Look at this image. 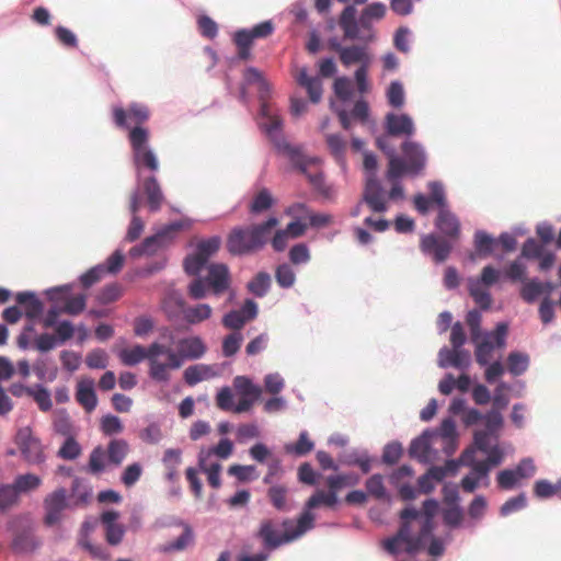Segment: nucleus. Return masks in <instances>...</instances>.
Wrapping results in <instances>:
<instances>
[{
	"mask_svg": "<svg viewBox=\"0 0 561 561\" xmlns=\"http://www.w3.org/2000/svg\"><path fill=\"white\" fill-rule=\"evenodd\" d=\"M19 502V494L13 484L0 485V511L4 512Z\"/></svg>",
	"mask_w": 561,
	"mask_h": 561,
	"instance_id": "nucleus-44",
	"label": "nucleus"
},
{
	"mask_svg": "<svg viewBox=\"0 0 561 561\" xmlns=\"http://www.w3.org/2000/svg\"><path fill=\"white\" fill-rule=\"evenodd\" d=\"M171 302H174V305L180 308L183 314V320L190 325L202 323L208 320L213 314V308L208 304H197L190 306L186 305L181 296L171 295L163 301V309L169 314V317L172 316V311L170 310Z\"/></svg>",
	"mask_w": 561,
	"mask_h": 561,
	"instance_id": "nucleus-10",
	"label": "nucleus"
},
{
	"mask_svg": "<svg viewBox=\"0 0 561 561\" xmlns=\"http://www.w3.org/2000/svg\"><path fill=\"white\" fill-rule=\"evenodd\" d=\"M15 444L28 463L38 465L45 460L42 443L32 435L30 427H22L18 431Z\"/></svg>",
	"mask_w": 561,
	"mask_h": 561,
	"instance_id": "nucleus-14",
	"label": "nucleus"
},
{
	"mask_svg": "<svg viewBox=\"0 0 561 561\" xmlns=\"http://www.w3.org/2000/svg\"><path fill=\"white\" fill-rule=\"evenodd\" d=\"M261 114L265 118L263 123L265 131L274 142L277 151L286 156L291 164L300 173L305 174L314 187L320 188L323 184V175L319 169V159L307 157L300 147L290 145L284 137L278 135L283 121L265 100L261 102Z\"/></svg>",
	"mask_w": 561,
	"mask_h": 561,
	"instance_id": "nucleus-1",
	"label": "nucleus"
},
{
	"mask_svg": "<svg viewBox=\"0 0 561 561\" xmlns=\"http://www.w3.org/2000/svg\"><path fill=\"white\" fill-rule=\"evenodd\" d=\"M386 131L389 136H412L415 127L412 118L407 114L389 113L385 118Z\"/></svg>",
	"mask_w": 561,
	"mask_h": 561,
	"instance_id": "nucleus-21",
	"label": "nucleus"
},
{
	"mask_svg": "<svg viewBox=\"0 0 561 561\" xmlns=\"http://www.w3.org/2000/svg\"><path fill=\"white\" fill-rule=\"evenodd\" d=\"M129 451V445L125 439H112L107 445L108 461L115 466H119Z\"/></svg>",
	"mask_w": 561,
	"mask_h": 561,
	"instance_id": "nucleus-34",
	"label": "nucleus"
},
{
	"mask_svg": "<svg viewBox=\"0 0 561 561\" xmlns=\"http://www.w3.org/2000/svg\"><path fill=\"white\" fill-rule=\"evenodd\" d=\"M113 121L118 128L131 129L144 127L142 125L149 119V108L140 103H131L126 108L113 107Z\"/></svg>",
	"mask_w": 561,
	"mask_h": 561,
	"instance_id": "nucleus-11",
	"label": "nucleus"
},
{
	"mask_svg": "<svg viewBox=\"0 0 561 561\" xmlns=\"http://www.w3.org/2000/svg\"><path fill=\"white\" fill-rule=\"evenodd\" d=\"M141 474H142L141 465L138 462L130 463L124 469V471L122 473V477H121L122 483L125 486L130 488L140 479Z\"/></svg>",
	"mask_w": 561,
	"mask_h": 561,
	"instance_id": "nucleus-54",
	"label": "nucleus"
},
{
	"mask_svg": "<svg viewBox=\"0 0 561 561\" xmlns=\"http://www.w3.org/2000/svg\"><path fill=\"white\" fill-rule=\"evenodd\" d=\"M425 516L420 522V530L417 535L410 533L409 523H403L398 533L383 541V548L391 554L400 551V546L404 545L403 550L409 554L416 553L424 546L425 540L432 534L434 528L433 515L437 510L435 500H426L423 503Z\"/></svg>",
	"mask_w": 561,
	"mask_h": 561,
	"instance_id": "nucleus-3",
	"label": "nucleus"
},
{
	"mask_svg": "<svg viewBox=\"0 0 561 561\" xmlns=\"http://www.w3.org/2000/svg\"><path fill=\"white\" fill-rule=\"evenodd\" d=\"M80 454H81V447L77 443V440L71 436H69L65 440V443L58 450V456L66 460H73V459L78 458L80 456Z\"/></svg>",
	"mask_w": 561,
	"mask_h": 561,
	"instance_id": "nucleus-52",
	"label": "nucleus"
},
{
	"mask_svg": "<svg viewBox=\"0 0 561 561\" xmlns=\"http://www.w3.org/2000/svg\"><path fill=\"white\" fill-rule=\"evenodd\" d=\"M275 278L283 288H289L294 285L296 275L288 264H282L276 268Z\"/></svg>",
	"mask_w": 561,
	"mask_h": 561,
	"instance_id": "nucleus-51",
	"label": "nucleus"
},
{
	"mask_svg": "<svg viewBox=\"0 0 561 561\" xmlns=\"http://www.w3.org/2000/svg\"><path fill=\"white\" fill-rule=\"evenodd\" d=\"M542 294L543 285L536 279L525 282L520 289V296L527 304L535 302L537 298Z\"/></svg>",
	"mask_w": 561,
	"mask_h": 561,
	"instance_id": "nucleus-46",
	"label": "nucleus"
},
{
	"mask_svg": "<svg viewBox=\"0 0 561 561\" xmlns=\"http://www.w3.org/2000/svg\"><path fill=\"white\" fill-rule=\"evenodd\" d=\"M470 363V354L462 348H442L438 353V365L443 368L453 366L456 368H466Z\"/></svg>",
	"mask_w": 561,
	"mask_h": 561,
	"instance_id": "nucleus-23",
	"label": "nucleus"
},
{
	"mask_svg": "<svg viewBox=\"0 0 561 561\" xmlns=\"http://www.w3.org/2000/svg\"><path fill=\"white\" fill-rule=\"evenodd\" d=\"M325 141L330 152L334 156L337 161H342L345 156L347 142L337 134H328Z\"/></svg>",
	"mask_w": 561,
	"mask_h": 561,
	"instance_id": "nucleus-43",
	"label": "nucleus"
},
{
	"mask_svg": "<svg viewBox=\"0 0 561 561\" xmlns=\"http://www.w3.org/2000/svg\"><path fill=\"white\" fill-rule=\"evenodd\" d=\"M183 225L181 222H173L165 227H163L159 232H157L153 237L147 238L144 243V252H149L150 247L157 242H162L168 238H173V236L182 229Z\"/></svg>",
	"mask_w": 561,
	"mask_h": 561,
	"instance_id": "nucleus-37",
	"label": "nucleus"
},
{
	"mask_svg": "<svg viewBox=\"0 0 561 561\" xmlns=\"http://www.w3.org/2000/svg\"><path fill=\"white\" fill-rule=\"evenodd\" d=\"M391 136L388 134L378 137L376 140L377 147L389 158L387 179L389 181H396L401 176L403 170V160L396 156V148L391 144Z\"/></svg>",
	"mask_w": 561,
	"mask_h": 561,
	"instance_id": "nucleus-19",
	"label": "nucleus"
},
{
	"mask_svg": "<svg viewBox=\"0 0 561 561\" xmlns=\"http://www.w3.org/2000/svg\"><path fill=\"white\" fill-rule=\"evenodd\" d=\"M105 469V451L101 446L95 447L90 456L88 471L92 474H100Z\"/></svg>",
	"mask_w": 561,
	"mask_h": 561,
	"instance_id": "nucleus-49",
	"label": "nucleus"
},
{
	"mask_svg": "<svg viewBox=\"0 0 561 561\" xmlns=\"http://www.w3.org/2000/svg\"><path fill=\"white\" fill-rule=\"evenodd\" d=\"M12 484L20 495L21 493H28L38 489L42 484V479L34 473L19 474Z\"/></svg>",
	"mask_w": 561,
	"mask_h": 561,
	"instance_id": "nucleus-36",
	"label": "nucleus"
},
{
	"mask_svg": "<svg viewBox=\"0 0 561 561\" xmlns=\"http://www.w3.org/2000/svg\"><path fill=\"white\" fill-rule=\"evenodd\" d=\"M206 352L205 342L197 335L180 339L176 343V351L162 344V355H165L168 359L167 363H163L165 371L179 369L185 360L199 359Z\"/></svg>",
	"mask_w": 561,
	"mask_h": 561,
	"instance_id": "nucleus-6",
	"label": "nucleus"
},
{
	"mask_svg": "<svg viewBox=\"0 0 561 561\" xmlns=\"http://www.w3.org/2000/svg\"><path fill=\"white\" fill-rule=\"evenodd\" d=\"M527 504V499L524 493L507 500L501 507V515L507 516L513 512L524 508Z\"/></svg>",
	"mask_w": 561,
	"mask_h": 561,
	"instance_id": "nucleus-62",
	"label": "nucleus"
},
{
	"mask_svg": "<svg viewBox=\"0 0 561 561\" xmlns=\"http://www.w3.org/2000/svg\"><path fill=\"white\" fill-rule=\"evenodd\" d=\"M529 366V356L524 353L513 352L507 357L508 371L514 376L524 374Z\"/></svg>",
	"mask_w": 561,
	"mask_h": 561,
	"instance_id": "nucleus-39",
	"label": "nucleus"
},
{
	"mask_svg": "<svg viewBox=\"0 0 561 561\" xmlns=\"http://www.w3.org/2000/svg\"><path fill=\"white\" fill-rule=\"evenodd\" d=\"M68 506L67 503V491L64 488H59L54 492L49 493L44 499L45 517L44 523L47 526H54L59 523L62 518V512Z\"/></svg>",
	"mask_w": 561,
	"mask_h": 561,
	"instance_id": "nucleus-16",
	"label": "nucleus"
},
{
	"mask_svg": "<svg viewBox=\"0 0 561 561\" xmlns=\"http://www.w3.org/2000/svg\"><path fill=\"white\" fill-rule=\"evenodd\" d=\"M100 428L105 436H114L123 433L124 425L118 416L107 414L101 419Z\"/></svg>",
	"mask_w": 561,
	"mask_h": 561,
	"instance_id": "nucleus-42",
	"label": "nucleus"
},
{
	"mask_svg": "<svg viewBox=\"0 0 561 561\" xmlns=\"http://www.w3.org/2000/svg\"><path fill=\"white\" fill-rule=\"evenodd\" d=\"M28 397H32L44 412L49 411L53 407L49 391L42 386H37L35 389L32 388Z\"/></svg>",
	"mask_w": 561,
	"mask_h": 561,
	"instance_id": "nucleus-53",
	"label": "nucleus"
},
{
	"mask_svg": "<svg viewBox=\"0 0 561 561\" xmlns=\"http://www.w3.org/2000/svg\"><path fill=\"white\" fill-rule=\"evenodd\" d=\"M206 275H194L195 278L187 286V295L194 300H201L208 294L220 296L230 288L231 275L224 263H211L206 266Z\"/></svg>",
	"mask_w": 561,
	"mask_h": 561,
	"instance_id": "nucleus-4",
	"label": "nucleus"
},
{
	"mask_svg": "<svg viewBox=\"0 0 561 561\" xmlns=\"http://www.w3.org/2000/svg\"><path fill=\"white\" fill-rule=\"evenodd\" d=\"M228 473L230 476L236 477L239 481H250L255 478V467L254 466H242V465H232L228 469Z\"/></svg>",
	"mask_w": 561,
	"mask_h": 561,
	"instance_id": "nucleus-61",
	"label": "nucleus"
},
{
	"mask_svg": "<svg viewBox=\"0 0 561 561\" xmlns=\"http://www.w3.org/2000/svg\"><path fill=\"white\" fill-rule=\"evenodd\" d=\"M271 286V276L266 272L257 273L248 284V289L256 297H264Z\"/></svg>",
	"mask_w": 561,
	"mask_h": 561,
	"instance_id": "nucleus-40",
	"label": "nucleus"
},
{
	"mask_svg": "<svg viewBox=\"0 0 561 561\" xmlns=\"http://www.w3.org/2000/svg\"><path fill=\"white\" fill-rule=\"evenodd\" d=\"M85 364L92 369H103L107 366V355L103 350H94L85 357Z\"/></svg>",
	"mask_w": 561,
	"mask_h": 561,
	"instance_id": "nucleus-58",
	"label": "nucleus"
},
{
	"mask_svg": "<svg viewBox=\"0 0 561 561\" xmlns=\"http://www.w3.org/2000/svg\"><path fill=\"white\" fill-rule=\"evenodd\" d=\"M469 294L474 302L483 310L491 307L492 298L489 290L481 286V282H468Z\"/></svg>",
	"mask_w": 561,
	"mask_h": 561,
	"instance_id": "nucleus-35",
	"label": "nucleus"
},
{
	"mask_svg": "<svg viewBox=\"0 0 561 561\" xmlns=\"http://www.w3.org/2000/svg\"><path fill=\"white\" fill-rule=\"evenodd\" d=\"M278 224L276 217H270L260 224L233 228L227 238V250L233 255H248L262 250Z\"/></svg>",
	"mask_w": 561,
	"mask_h": 561,
	"instance_id": "nucleus-2",
	"label": "nucleus"
},
{
	"mask_svg": "<svg viewBox=\"0 0 561 561\" xmlns=\"http://www.w3.org/2000/svg\"><path fill=\"white\" fill-rule=\"evenodd\" d=\"M267 497L273 507L279 512L289 511L288 488L283 484L271 485L267 490Z\"/></svg>",
	"mask_w": 561,
	"mask_h": 561,
	"instance_id": "nucleus-29",
	"label": "nucleus"
},
{
	"mask_svg": "<svg viewBox=\"0 0 561 561\" xmlns=\"http://www.w3.org/2000/svg\"><path fill=\"white\" fill-rule=\"evenodd\" d=\"M401 150L403 153V170L401 176L404 173L419 174L426 164V154L423 147L415 142L407 140L402 144Z\"/></svg>",
	"mask_w": 561,
	"mask_h": 561,
	"instance_id": "nucleus-15",
	"label": "nucleus"
},
{
	"mask_svg": "<svg viewBox=\"0 0 561 561\" xmlns=\"http://www.w3.org/2000/svg\"><path fill=\"white\" fill-rule=\"evenodd\" d=\"M194 534L192 528L188 525H184L183 533L179 538L173 541H170L164 550L165 551H182L186 549L190 545L193 543Z\"/></svg>",
	"mask_w": 561,
	"mask_h": 561,
	"instance_id": "nucleus-45",
	"label": "nucleus"
},
{
	"mask_svg": "<svg viewBox=\"0 0 561 561\" xmlns=\"http://www.w3.org/2000/svg\"><path fill=\"white\" fill-rule=\"evenodd\" d=\"M233 386L242 397L259 398L262 392L260 387L255 386L251 379L244 376L236 377L233 380Z\"/></svg>",
	"mask_w": 561,
	"mask_h": 561,
	"instance_id": "nucleus-41",
	"label": "nucleus"
},
{
	"mask_svg": "<svg viewBox=\"0 0 561 561\" xmlns=\"http://www.w3.org/2000/svg\"><path fill=\"white\" fill-rule=\"evenodd\" d=\"M436 227L442 233L453 239H457L460 234V222L447 208L439 209Z\"/></svg>",
	"mask_w": 561,
	"mask_h": 561,
	"instance_id": "nucleus-26",
	"label": "nucleus"
},
{
	"mask_svg": "<svg viewBox=\"0 0 561 561\" xmlns=\"http://www.w3.org/2000/svg\"><path fill=\"white\" fill-rule=\"evenodd\" d=\"M55 35L58 42L66 47L76 48L78 46L77 36L65 26H57L55 28Z\"/></svg>",
	"mask_w": 561,
	"mask_h": 561,
	"instance_id": "nucleus-63",
	"label": "nucleus"
},
{
	"mask_svg": "<svg viewBox=\"0 0 561 561\" xmlns=\"http://www.w3.org/2000/svg\"><path fill=\"white\" fill-rule=\"evenodd\" d=\"M243 336L240 332L227 335L222 342V353L226 357L233 356L240 348Z\"/></svg>",
	"mask_w": 561,
	"mask_h": 561,
	"instance_id": "nucleus-55",
	"label": "nucleus"
},
{
	"mask_svg": "<svg viewBox=\"0 0 561 561\" xmlns=\"http://www.w3.org/2000/svg\"><path fill=\"white\" fill-rule=\"evenodd\" d=\"M493 238L483 231H477L474 236L476 249L480 254L489 255L492 252Z\"/></svg>",
	"mask_w": 561,
	"mask_h": 561,
	"instance_id": "nucleus-64",
	"label": "nucleus"
},
{
	"mask_svg": "<svg viewBox=\"0 0 561 561\" xmlns=\"http://www.w3.org/2000/svg\"><path fill=\"white\" fill-rule=\"evenodd\" d=\"M500 271L488 265L483 267L480 278H470L469 282H481V286L486 288L494 285L500 279Z\"/></svg>",
	"mask_w": 561,
	"mask_h": 561,
	"instance_id": "nucleus-59",
	"label": "nucleus"
},
{
	"mask_svg": "<svg viewBox=\"0 0 561 561\" xmlns=\"http://www.w3.org/2000/svg\"><path fill=\"white\" fill-rule=\"evenodd\" d=\"M85 306H87V296L83 294H80V295H77L73 297L66 298L65 305L61 308H62L64 313H67L70 316H76V314L81 313L85 309Z\"/></svg>",
	"mask_w": 561,
	"mask_h": 561,
	"instance_id": "nucleus-50",
	"label": "nucleus"
},
{
	"mask_svg": "<svg viewBox=\"0 0 561 561\" xmlns=\"http://www.w3.org/2000/svg\"><path fill=\"white\" fill-rule=\"evenodd\" d=\"M507 331V324L501 322L496 325L493 332L488 333L482 341L477 342L474 355L476 360L480 366L489 364L495 347L502 348L505 346Z\"/></svg>",
	"mask_w": 561,
	"mask_h": 561,
	"instance_id": "nucleus-13",
	"label": "nucleus"
},
{
	"mask_svg": "<svg viewBox=\"0 0 561 561\" xmlns=\"http://www.w3.org/2000/svg\"><path fill=\"white\" fill-rule=\"evenodd\" d=\"M160 355H162V344L153 342L148 347L137 344L130 348H124L119 352L118 357L126 366H135L144 359H148L150 377L156 381L167 382L170 379V374L165 371L164 364L159 360Z\"/></svg>",
	"mask_w": 561,
	"mask_h": 561,
	"instance_id": "nucleus-5",
	"label": "nucleus"
},
{
	"mask_svg": "<svg viewBox=\"0 0 561 561\" xmlns=\"http://www.w3.org/2000/svg\"><path fill=\"white\" fill-rule=\"evenodd\" d=\"M420 248L423 253L432 255L436 263L446 261L453 249L448 241L435 234L424 236L421 240Z\"/></svg>",
	"mask_w": 561,
	"mask_h": 561,
	"instance_id": "nucleus-18",
	"label": "nucleus"
},
{
	"mask_svg": "<svg viewBox=\"0 0 561 561\" xmlns=\"http://www.w3.org/2000/svg\"><path fill=\"white\" fill-rule=\"evenodd\" d=\"M16 301L24 307L25 316L28 319L37 318L43 311L42 301L33 293H19Z\"/></svg>",
	"mask_w": 561,
	"mask_h": 561,
	"instance_id": "nucleus-30",
	"label": "nucleus"
},
{
	"mask_svg": "<svg viewBox=\"0 0 561 561\" xmlns=\"http://www.w3.org/2000/svg\"><path fill=\"white\" fill-rule=\"evenodd\" d=\"M219 237H211L198 242L194 254L188 255L184 261V270L188 275H197L207 264L209 257L220 248Z\"/></svg>",
	"mask_w": 561,
	"mask_h": 561,
	"instance_id": "nucleus-12",
	"label": "nucleus"
},
{
	"mask_svg": "<svg viewBox=\"0 0 561 561\" xmlns=\"http://www.w3.org/2000/svg\"><path fill=\"white\" fill-rule=\"evenodd\" d=\"M388 102L391 106L399 108L404 104V90L400 82L390 83L387 91Z\"/></svg>",
	"mask_w": 561,
	"mask_h": 561,
	"instance_id": "nucleus-56",
	"label": "nucleus"
},
{
	"mask_svg": "<svg viewBox=\"0 0 561 561\" xmlns=\"http://www.w3.org/2000/svg\"><path fill=\"white\" fill-rule=\"evenodd\" d=\"M243 78H244L245 83L249 85L257 84L261 102L264 101L268 96V94H270L268 83L266 82V80L263 77V73L259 69H256L254 67L247 68L243 73Z\"/></svg>",
	"mask_w": 561,
	"mask_h": 561,
	"instance_id": "nucleus-33",
	"label": "nucleus"
},
{
	"mask_svg": "<svg viewBox=\"0 0 561 561\" xmlns=\"http://www.w3.org/2000/svg\"><path fill=\"white\" fill-rule=\"evenodd\" d=\"M363 202L375 213H383L387 210L383 188L374 176L367 179L363 193Z\"/></svg>",
	"mask_w": 561,
	"mask_h": 561,
	"instance_id": "nucleus-20",
	"label": "nucleus"
},
{
	"mask_svg": "<svg viewBox=\"0 0 561 561\" xmlns=\"http://www.w3.org/2000/svg\"><path fill=\"white\" fill-rule=\"evenodd\" d=\"M139 437L147 444H158L163 434L159 424L151 423L140 432Z\"/></svg>",
	"mask_w": 561,
	"mask_h": 561,
	"instance_id": "nucleus-57",
	"label": "nucleus"
},
{
	"mask_svg": "<svg viewBox=\"0 0 561 561\" xmlns=\"http://www.w3.org/2000/svg\"><path fill=\"white\" fill-rule=\"evenodd\" d=\"M76 399L88 413L92 412L96 408L98 398L94 391V381L92 379H84L78 383Z\"/></svg>",
	"mask_w": 561,
	"mask_h": 561,
	"instance_id": "nucleus-24",
	"label": "nucleus"
},
{
	"mask_svg": "<svg viewBox=\"0 0 561 561\" xmlns=\"http://www.w3.org/2000/svg\"><path fill=\"white\" fill-rule=\"evenodd\" d=\"M275 203L276 199L272 192L266 187H262L252 196L248 205V210L251 215H261L268 211Z\"/></svg>",
	"mask_w": 561,
	"mask_h": 561,
	"instance_id": "nucleus-25",
	"label": "nucleus"
},
{
	"mask_svg": "<svg viewBox=\"0 0 561 561\" xmlns=\"http://www.w3.org/2000/svg\"><path fill=\"white\" fill-rule=\"evenodd\" d=\"M310 511L311 510L305 507V511L300 514V516L297 519V524L295 525V523L293 522V526L289 527L290 541L299 538L306 531L313 528L314 516Z\"/></svg>",
	"mask_w": 561,
	"mask_h": 561,
	"instance_id": "nucleus-31",
	"label": "nucleus"
},
{
	"mask_svg": "<svg viewBox=\"0 0 561 561\" xmlns=\"http://www.w3.org/2000/svg\"><path fill=\"white\" fill-rule=\"evenodd\" d=\"M257 316V304L252 299H247L243 306L238 310H232L225 314L222 324L227 329L239 331L243 325Z\"/></svg>",
	"mask_w": 561,
	"mask_h": 561,
	"instance_id": "nucleus-17",
	"label": "nucleus"
},
{
	"mask_svg": "<svg viewBox=\"0 0 561 561\" xmlns=\"http://www.w3.org/2000/svg\"><path fill=\"white\" fill-rule=\"evenodd\" d=\"M340 61L344 67H350L354 64H358L359 67L370 66L371 56L366 46L352 45L341 48Z\"/></svg>",
	"mask_w": 561,
	"mask_h": 561,
	"instance_id": "nucleus-22",
	"label": "nucleus"
},
{
	"mask_svg": "<svg viewBox=\"0 0 561 561\" xmlns=\"http://www.w3.org/2000/svg\"><path fill=\"white\" fill-rule=\"evenodd\" d=\"M293 526V519L285 518L282 523L272 518H265L260 523L255 537L260 539L267 550H275L278 547L289 543V527Z\"/></svg>",
	"mask_w": 561,
	"mask_h": 561,
	"instance_id": "nucleus-8",
	"label": "nucleus"
},
{
	"mask_svg": "<svg viewBox=\"0 0 561 561\" xmlns=\"http://www.w3.org/2000/svg\"><path fill=\"white\" fill-rule=\"evenodd\" d=\"M38 546V542L33 535L30 526L23 529L22 533L14 536L12 548L16 552H31Z\"/></svg>",
	"mask_w": 561,
	"mask_h": 561,
	"instance_id": "nucleus-32",
	"label": "nucleus"
},
{
	"mask_svg": "<svg viewBox=\"0 0 561 561\" xmlns=\"http://www.w3.org/2000/svg\"><path fill=\"white\" fill-rule=\"evenodd\" d=\"M105 274L104 265H96L85 272L81 277L80 282L84 288H89L95 283L100 282Z\"/></svg>",
	"mask_w": 561,
	"mask_h": 561,
	"instance_id": "nucleus-60",
	"label": "nucleus"
},
{
	"mask_svg": "<svg viewBox=\"0 0 561 561\" xmlns=\"http://www.w3.org/2000/svg\"><path fill=\"white\" fill-rule=\"evenodd\" d=\"M367 493L376 500H383L387 497V491L383 484L381 474H374L366 481Z\"/></svg>",
	"mask_w": 561,
	"mask_h": 561,
	"instance_id": "nucleus-48",
	"label": "nucleus"
},
{
	"mask_svg": "<svg viewBox=\"0 0 561 561\" xmlns=\"http://www.w3.org/2000/svg\"><path fill=\"white\" fill-rule=\"evenodd\" d=\"M216 375L217 373L214 366L197 364L188 366L183 373V378L188 386H195L203 380L214 378Z\"/></svg>",
	"mask_w": 561,
	"mask_h": 561,
	"instance_id": "nucleus-27",
	"label": "nucleus"
},
{
	"mask_svg": "<svg viewBox=\"0 0 561 561\" xmlns=\"http://www.w3.org/2000/svg\"><path fill=\"white\" fill-rule=\"evenodd\" d=\"M142 188L150 210L158 211L163 204L164 196L157 179L154 176L146 178L142 182Z\"/></svg>",
	"mask_w": 561,
	"mask_h": 561,
	"instance_id": "nucleus-28",
	"label": "nucleus"
},
{
	"mask_svg": "<svg viewBox=\"0 0 561 561\" xmlns=\"http://www.w3.org/2000/svg\"><path fill=\"white\" fill-rule=\"evenodd\" d=\"M337 503V496L333 492L317 490L306 502V508L313 510L320 505L333 507Z\"/></svg>",
	"mask_w": 561,
	"mask_h": 561,
	"instance_id": "nucleus-38",
	"label": "nucleus"
},
{
	"mask_svg": "<svg viewBox=\"0 0 561 561\" xmlns=\"http://www.w3.org/2000/svg\"><path fill=\"white\" fill-rule=\"evenodd\" d=\"M314 447L313 442L309 438L306 431L301 432L298 440L294 445H287L286 451L297 456L309 454Z\"/></svg>",
	"mask_w": 561,
	"mask_h": 561,
	"instance_id": "nucleus-47",
	"label": "nucleus"
},
{
	"mask_svg": "<svg viewBox=\"0 0 561 561\" xmlns=\"http://www.w3.org/2000/svg\"><path fill=\"white\" fill-rule=\"evenodd\" d=\"M274 32V24L264 21L250 30H240L234 33L233 42L238 48V57L242 60L251 58V47L254 39L266 38Z\"/></svg>",
	"mask_w": 561,
	"mask_h": 561,
	"instance_id": "nucleus-9",
	"label": "nucleus"
},
{
	"mask_svg": "<svg viewBox=\"0 0 561 561\" xmlns=\"http://www.w3.org/2000/svg\"><path fill=\"white\" fill-rule=\"evenodd\" d=\"M150 131L146 127L131 128L128 133V140L133 151V159L136 169H147L156 172L159 169V161L149 147Z\"/></svg>",
	"mask_w": 561,
	"mask_h": 561,
	"instance_id": "nucleus-7",
	"label": "nucleus"
}]
</instances>
